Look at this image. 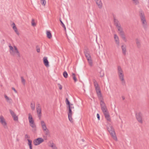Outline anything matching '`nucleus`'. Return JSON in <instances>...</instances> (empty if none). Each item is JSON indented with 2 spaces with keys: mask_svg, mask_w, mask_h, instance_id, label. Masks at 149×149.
I'll return each instance as SVG.
<instances>
[{
  "mask_svg": "<svg viewBox=\"0 0 149 149\" xmlns=\"http://www.w3.org/2000/svg\"><path fill=\"white\" fill-rule=\"evenodd\" d=\"M100 99V105L101 107V110L105 117V118L107 121L110 122L111 120L110 115L107 106L102 100V98L99 99Z\"/></svg>",
  "mask_w": 149,
  "mask_h": 149,
  "instance_id": "nucleus-1",
  "label": "nucleus"
},
{
  "mask_svg": "<svg viewBox=\"0 0 149 149\" xmlns=\"http://www.w3.org/2000/svg\"><path fill=\"white\" fill-rule=\"evenodd\" d=\"M117 73L120 80L121 81L122 85L123 86L126 85V82L124 78L123 71L120 66H117Z\"/></svg>",
  "mask_w": 149,
  "mask_h": 149,
  "instance_id": "nucleus-2",
  "label": "nucleus"
},
{
  "mask_svg": "<svg viewBox=\"0 0 149 149\" xmlns=\"http://www.w3.org/2000/svg\"><path fill=\"white\" fill-rule=\"evenodd\" d=\"M139 16L141 19L142 24L143 28L146 30L148 27L147 22L144 13L142 11L140 12Z\"/></svg>",
  "mask_w": 149,
  "mask_h": 149,
  "instance_id": "nucleus-3",
  "label": "nucleus"
},
{
  "mask_svg": "<svg viewBox=\"0 0 149 149\" xmlns=\"http://www.w3.org/2000/svg\"><path fill=\"white\" fill-rule=\"evenodd\" d=\"M107 128L109 132L113 139L116 141L117 138L116 135L114 130L113 126L110 124H108L107 126Z\"/></svg>",
  "mask_w": 149,
  "mask_h": 149,
  "instance_id": "nucleus-4",
  "label": "nucleus"
},
{
  "mask_svg": "<svg viewBox=\"0 0 149 149\" xmlns=\"http://www.w3.org/2000/svg\"><path fill=\"white\" fill-rule=\"evenodd\" d=\"M28 119L30 123V125L33 128L32 131L34 133L36 132V125L33 120L32 117L30 113L29 114Z\"/></svg>",
  "mask_w": 149,
  "mask_h": 149,
  "instance_id": "nucleus-5",
  "label": "nucleus"
},
{
  "mask_svg": "<svg viewBox=\"0 0 149 149\" xmlns=\"http://www.w3.org/2000/svg\"><path fill=\"white\" fill-rule=\"evenodd\" d=\"M44 141V140L42 138L39 137L35 139L33 141L34 144L37 146Z\"/></svg>",
  "mask_w": 149,
  "mask_h": 149,
  "instance_id": "nucleus-6",
  "label": "nucleus"
},
{
  "mask_svg": "<svg viewBox=\"0 0 149 149\" xmlns=\"http://www.w3.org/2000/svg\"><path fill=\"white\" fill-rule=\"evenodd\" d=\"M142 114L141 112H139L136 113V119L138 121L141 123H143V120L142 119Z\"/></svg>",
  "mask_w": 149,
  "mask_h": 149,
  "instance_id": "nucleus-7",
  "label": "nucleus"
},
{
  "mask_svg": "<svg viewBox=\"0 0 149 149\" xmlns=\"http://www.w3.org/2000/svg\"><path fill=\"white\" fill-rule=\"evenodd\" d=\"M84 53L86 59L90 58H91L90 52L89 49L86 48L84 50Z\"/></svg>",
  "mask_w": 149,
  "mask_h": 149,
  "instance_id": "nucleus-8",
  "label": "nucleus"
},
{
  "mask_svg": "<svg viewBox=\"0 0 149 149\" xmlns=\"http://www.w3.org/2000/svg\"><path fill=\"white\" fill-rule=\"evenodd\" d=\"M95 88L99 98V99H102V97L99 86H98Z\"/></svg>",
  "mask_w": 149,
  "mask_h": 149,
  "instance_id": "nucleus-9",
  "label": "nucleus"
},
{
  "mask_svg": "<svg viewBox=\"0 0 149 149\" xmlns=\"http://www.w3.org/2000/svg\"><path fill=\"white\" fill-rule=\"evenodd\" d=\"M0 122L3 125L4 128L6 127L7 123L3 117L2 116H0Z\"/></svg>",
  "mask_w": 149,
  "mask_h": 149,
  "instance_id": "nucleus-10",
  "label": "nucleus"
},
{
  "mask_svg": "<svg viewBox=\"0 0 149 149\" xmlns=\"http://www.w3.org/2000/svg\"><path fill=\"white\" fill-rule=\"evenodd\" d=\"M114 38L117 47H119L120 46V42L118 37L116 34H115L114 36Z\"/></svg>",
  "mask_w": 149,
  "mask_h": 149,
  "instance_id": "nucleus-11",
  "label": "nucleus"
},
{
  "mask_svg": "<svg viewBox=\"0 0 149 149\" xmlns=\"http://www.w3.org/2000/svg\"><path fill=\"white\" fill-rule=\"evenodd\" d=\"M43 63L47 67L49 66V63L47 59V58L45 57L43 58Z\"/></svg>",
  "mask_w": 149,
  "mask_h": 149,
  "instance_id": "nucleus-12",
  "label": "nucleus"
},
{
  "mask_svg": "<svg viewBox=\"0 0 149 149\" xmlns=\"http://www.w3.org/2000/svg\"><path fill=\"white\" fill-rule=\"evenodd\" d=\"M96 3L99 8H101L102 7V4L101 0H97L95 1Z\"/></svg>",
  "mask_w": 149,
  "mask_h": 149,
  "instance_id": "nucleus-13",
  "label": "nucleus"
},
{
  "mask_svg": "<svg viewBox=\"0 0 149 149\" xmlns=\"http://www.w3.org/2000/svg\"><path fill=\"white\" fill-rule=\"evenodd\" d=\"M121 48L123 54L125 55L126 52V46L125 45H122L121 46Z\"/></svg>",
  "mask_w": 149,
  "mask_h": 149,
  "instance_id": "nucleus-14",
  "label": "nucleus"
},
{
  "mask_svg": "<svg viewBox=\"0 0 149 149\" xmlns=\"http://www.w3.org/2000/svg\"><path fill=\"white\" fill-rule=\"evenodd\" d=\"M114 25L116 27L121 26L120 24L119 23L118 21L115 18H114Z\"/></svg>",
  "mask_w": 149,
  "mask_h": 149,
  "instance_id": "nucleus-15",
  "label": "nucleus"
},
{
  "mask_svg": "<svg viewBox=\"0 0 149 149\" xmlns=\"http://www.w3.org/2000/svg\"><path fill=\"white\" fill-rule=\"evenodd\" d=\"M118 31H119V33L120 35H121L124 33V31L123 30V29L121 27V26H118L117 27Z\"/></svg>",
  "mask_w": 149,
  "mask_h": 149,
  "instance_id": "nucleus-16",
  "label": "nucleus"
},
{
  "mask_svg": "<svg viewBox=\"0 0 149 149\" xmlns=\"http://www.w3.org/2000/svg\"><path fill=\"white\" fill-rule=\"evenodd\" d=\"M136 40L137 47L138 48H140L141 47L140 41L138 39H136Z\"/></svg>",
  "mask_w": 149,
  "mask_h": 149,
  "instance_id": "nucleus-17",
  "label": "nucleus"
},
{
  "mask_svg": "<svg viewBox=\"0 0 149 149\" xmlns=\"http://www.w3.org/2000/svg\"><path fill=\"white\" fill-rule=\"evenodd\" d=\"M41 125L42 130L44 129H45L47 128L46 124L44 121H41Z\"/></svg>",
  "mask_w": 149,
  "mask_h": 149,
  "instance_id": "nucleus-18",
  "label": "nucleus"
},
{
  "mask_svg": "<svg viewBox=\"0 0 149 149\" xmlns=\"http://www.w3.org/2000/svg\"><path fill=\"white\" fill-rule=\"evenodd\" d=\"M47 37L49 39H50L52 37V35L50 31H47L46 32Z\"/></svg>",
  "mask_w": 149,
  "mask_h": 149,
  "instance_id": "nucleus-19",
  "label": "nucleus"
},
{
  "mask_svg": "<svg viewBox=\"0 0 149 149\" xmlns=\"http://www.w3.org/2000/svg\"><path fill=\"white\" fill-rule=\"evenodd\" d=\"M121 37L122 38V39L125 42H127V39L126 38V37L125 35V33H124L121 35H120Z\"/></svg>",
  "mask_w": 149,
  "mask_h": 149,
  "instance_id": "nucleus-20",
  "label": "nucleus"
},
{
  "mask_svg": "<svg viewBox=\"0 0 149 149\" xmlns=\"http://www.w3.org/2000/svg\"><path fill=\"white\" fill-rule=\"evenodd\" d=\"M88 62L90 66H93V62L91 59V58H88L87 59Z\"/></svg>",
  "mask_w": 149,
  "mask_h": 149,
  "instance_id": "nucleus-21",
  "label": "nucleus"
},
{
  "mask_svg": "<svg viewBox=\"0 0 149 149\" xmlns=\"http://www.w3.org/2000/svg\"><path fill=\"white\" fill-rule=\"evenodd\" d=\"M59 20L61 23V25L64 28V30L66 31V28L64 24L62 21L61 19V18Z\"/></svg>",
  "mask_w": 149,
  "mask_h": 149,
  "instance_id": "nucleus-22",
  "label": "nucleus"
},
{
  "mask_svg": "<svg viewBox=\"0 0 149 149\" xmlns=\"http://www.w3.org/2000/svg\"><path fill=\"white\" fill-rule=\"evenodd\" d=\"M36 111L37 114H41V108H36Z\"/></svg>",
  "mask_w": 149,
  "mask_h": 149,
  "instance_id": "nucleus-23",
  "label": "nucleus"
},
{
  "mask_svg": "<svg viewBox=\"0 0 149 149\" xmlns=\"http://www.w3.org/2000/svg\"><path fill=\"white\" fill-rule=\"evenodd\" d=\"M93 82L95 88L99 86L97 81L95 80L94 79H93Z\"/></svg>",
  "mask_w": 149,
  "mask_h": 149,
  "instance_id": "nucleus-24",
  "label": "nucleus"
},
{
  "mask_svg": "<svg viewBox=\"0 0 149 149\" xmlns=\"http://www.w3.org/2000/svg\"><path fill=\"white\" fill-rule=\"evenodd\" d=\"M44 133L46 136H50V132L48 129L44 132Z\"/></svg>",
  "mask_w": 149,
  "mask_h": 149,
  "instance_id": "nucleus-25",
  "label": "nucleus"
},
{
  "mask_svg": "<svg viewBox=\"0 0 149 149\" xmlns=\"http://www.w3.org/2000/svg\"><path fill=\"white\" fill-rule=\"evenodd\" d=\"M31 109L32 110H34L35 109V104L34 103L33 104L32 102H31Z\"/></svg>",
  "mask_w": 149,
  "mask_h": 149,
  "instance_id": "nucleus-26",
  "label": "nucleus"
},
{
  "mask_svg": "<svg viewBox=\"0 0 149 149\" xmlns=\"http://www.w3.org/2000/svg\"><path fill=\"white\" fill-rule=\"evenodd\" d=\"M63 76L65 78H66L68 77V74L66 71H65L63 72Z\"/></svg>",
  "mask_w": 149,
  "mask_h": 149,
  "instance_id": "nucleus-27",
  "label": "nucleus"
},
{
  "mask_svg": "<svg viewBox=\"0 0 149 149\" xmlns=\"http://www.w3.org/2000/svg\"><path fill=\"white\" fill-rule=\"evenodd\" d=\"M14 120L15 121H17L18 120V118L17 116L15 114L13 116H12Z\"/></svg>",
  "mask_w": 149,
  "mask_h": 149,
  "instance_id": "nucleus-28",
  "label": "nucleus"
},
{
  "mask_svg": "<svg viewBox=\"0 0 149 149\" xmlns=\"http://www.w3.org/2000/svg\"><path fill=\"white\" fill-rule=\"evenodd\" d=\"M100 77H102L104 76V71L102 70H101L100 72Z\"/></svg>",
  "mask_w": 149,
  "mask_h": 149,
  "instance_id": "nucleus-29",
  "label": "nucleus"
},
{
  "mask_svg": "<svg viewBox=\"0 0 149 149\" xmlns=\"http://www.w3.org/2000/svg\"><path fill=\"white\" fill-rule=\"evenodd\" d=\"M68 118L69 120L70 121L71 123H72L73 122V119L72 118V115H69L68 116Z\"/></svg>",
  "mask_w": 149,
  "mask_h": 149,
  "instance_id": "nucleus-30",
  "label": "nucleus"
},
{
  "mask_svg": "<svg viewBox=\"0 0 149 149\" xmlns=\"http://www.w3.org/2000/svg\"><path fill=\"white\" fill-rule=\"evenodd\" d=\"M40 2L42 5L43 6H45L46 4L45 0H41Z\"/></svg>",
  "mask_w": 149,
  "mask_h": 149,
  "instance_id": "nucleus-31",
  "label": "nucleus"
},
{
  "mask_svg": "<svg viewBox=\"0 0 149 149\" xmlns=\"http://www.w3.org/2000/svg\"><path fill=\"white\" fill-rule=\"evenodd\" d=\"M69 110V113H68V116L69 115H72V109L70 108V107H69V108H68Z\"/></svg>",
  "mask_w": 149,
  "mask_h": 149,
  "instance_id": "nucleus-32",
  "label": "nucleus"
},
{
  "mask_svg": "<svg viewBox=\"0 0 149 149\" xmlns=\"http://www.w3.org/2000/svg\"><path fill=\"white\" fill-rule=\"evenodd\" d=\"M65 102L66 104L68 106L71 104L67 98H66L65 99Z\"/></svg>",
  "mask_w": 149,
  "mask_h": 149,
  "instance_id": "nucleus-33",
  "label": "nucleus"
},
{
  "mask_svg": "<svg viewBox=\"0 0 149 149\" xmlns=\"http://www.w3.org/2000/svg\"><path fill=\"white\" fill-rule=\"evenodd\" d=\"M27 141H28V145L29 146H32V141L30 139H28Z\"/></svg>",
  "mask_w": 149,
  "mask_h": 149,
  "instance_id": "nucleus-34",
  "label": "nucleus"
},
{
  "mask_svg": "<svg viewBox=\"0 0 149 149\" xmlns=\"http://www.w3.org/2000/svg\"><path fill=\"white\" fill-rule=\"evenodd\" d=\"M133 1L134 3L136 5H137L139 4V0H132Z\"/></svg>",
  "mask_w": 149,
  "mask_h": 149,
  "instance_id": "nucleus-35",
  "label": "nucleus"
},
{
  "mask_svg": "<svg viewBox=\"0 0 149 149\" xmlns=\"http://www.w3.org/2000/svg\"><path fill=\"white\" fill-rule=\"evenodd\" d=\"M21 79L22 80V83L24 85H25V80L22 77H21Z\"/></svg>",
  "mask_w": 149,
  "mask_h": 149,
  "instance_id": "nucleus-36",
  "label": "nucleus"
},
{
  "mask_svg": "<svg viewBox=\"0 0 149 149\" xmlns=\"http://www.w3.org/2000/svg\"><path fill=\"white\" fill-rule=\"evenodd\" d=\"M12 25H13V28L14 31L17 29L15 24L14 23H13Z\"/></svg>",
  "mask_w": 149,
  "mask_h": 149,
  "instance_id": "nucleus-37",
  "label": "nucleus"
},
{
  "mask_svg": "<svg viewBox=\"0 0 149 149\" xmlns=\"http://www.w3.org/2000/svg\"><path fill=\"white\" fill-rule=\"evenodd\" d=\"M9 111L11 116H13L15 114L14 112L11 109L9 110Z\"/></svg>",
  "mask_w": 149,
  "mask_h": 149,
  "instance_id": "nucleus-38",
  "label": "nucleus"
},
{
  "mask_svg": "<svg viewBox=\"0 0 149 149\" xmlns=\"http://www.w3.org/2000/svg\"><path fill=\"white\" fill-rule=\"evenodd\" d=\"M69 107H70V108L72 109L74 108V107L73 106V104H71L69 106L67 107L68 108H69Z\"/></svg>",
  "mask_w": 149,
  "mask_h": 149,
  "instance_id": "nucleus-39",
  "label": "nucleus"
},
{
  "mask_svg": "<svg viewBox=\"0 0 149 149\" xmlns=\"http://www.w3.org/2000/svg\"><path fill=\"white\" fill-rule=\"evenodd\" d=\"M31 24L32 26H34L36 25V24H35L34 20V19H32V22H31Z\"/></svg>",
  "mask_w": 149,
  "mask_h": 149,
  "instance_id": "nucleus-40",
  "label": "nucleus"
},
{
  "mask_svg": "<svg viewBox=\"0 0 149 149\" xmlns=\"http://www.w3.org/2000/svg\"><path fill=\"white\" fill-rule=\"evenodd\" d=\"M9 47L10 48V50H11L12 52H14L13 47H12L10 45L9 46Z\"/></svg>",
  "mask_w": 149,
  "mask_h": 149,
  "instance_id": "nucleus-41",
  "label": "nucleus"
},
{
  "mask_svg": "<svg viewBox=\"0 0 149 149\" xmlns=\"http://www.w3.org/2000/svg\"><path fill=\"white\" fill-rule=\"evenodd\" d=\"M58 86L60 90H61L62 88V86L60 84H58Z\"/></svg>",
  "mask_w": 149,
  "mask_h": 149,
  "instance_id": "nucleus-42",
  "label": "nucleus"
},
{
  "mask_svg": "<svg viewBox=\"0 0 149 149\" xmlns=\"http://www.w3.org/2000/svg\"><path fill=\"white\" fill-rule=\"evenodd\" d=\"M73 79H74L75 82H76L77 81V79L75 76H73Z\"/></svg>",
  "mask_w": 149,
  "mask_h": 149,
  "instance_id": "nucleus-43",
  "label": "nucleus"
},
{
  "mask_svg": "<svg viewBox=\"0 0 149 149\" xmlns=\"http://www.w3.org/2000/svg\"><path fill=\"white\" fill-rule=\"evenodd\" d=\"M97 118L98 120H100V116L99 114L98 113H97Z\"/></svg>",
  "mask_w": 149,
  "mask_h": 149,
  "instance_id": "nucleus-44",
  "label": "nucleus"
},
{
  "mask_svg": "<svg viewBox=\"0 0 149 149\" xmlns=\"http://www.w3.org/2000/svg\"><path fill=\"white\" fill-rule=\"evenodd\" d=\"M14 31L17 35H19V33L17 29L14 30Z\"/></svg>",
  "mask_w": 149,
  "mask_h": 149,
  "instance_id": "nucleus-45",
  "label": "nucleus"
},
{
  "mask_svg": "<svg viewBox=\"0 0 149 149\" xmlns=\"http://www.w3.org/2000/svg\"><path fill=\"white\" fill-rule=\"evenodd\" d=\"M5 97L8 101L9 100V97L6 95H5Z\"/></svg>",
  "mask_w": 149,
  "mask_h": 149,
  "instance_id": "nucleus-46",
  "label": "nucleus"
},
{
  "mask_svg": "<svg viewBox=\"0 0 149 149\" xmlns=\"http://www.w3.org/2000/svg\"><path fill=\"white\" fill-rule=\"evenodd\" d=\"M12 89L13 90L14 92L15 93H17V91L15 90V88L14 87H12Z\"/></svg>",
  "mask_w": 149,
  "mask_h": 149,
  "instance_id": "nucleus-47",
  "label": "nucleus"
},
{
  "mask_svg": "<svg viewBox=\"0 0 149 149\" xmlns=\"http://www.w3.org/2000/svg\"><path fill=\"white\" fill-rule=\"evenodd\" d=\"M38 107V108H40V104L39 103H37L36 105V108Z\"/></svg>",
  "mask_w": 149,
  "mask_h": 149,
  "instance_id": "nucleus-48",
  "label": "nucleus"
},
{
  "mask_svg": "<svg viewBox=\"0 0 149 149\" xmlns=\"http://www.w3.org/2000/svg\"><path fill=\"white\" fill-rule=\"evenodd\" d=\"M37 51L38 52H40V49L39 48L37 49Z\"/></svg>",
  "mask_w": 149,
  "mask_h": 149,
  "instance_id": "nucleus-49",
  "label": "nucleus"
},
{
  "mask_svg": "<svg viewBox=\"0 0 149 149\" xmlns=\"http://www.w3.org/2000/svg\"><path fill=\"white\" fill-rule=\"evenodd\" d=\"M38 117L39 119H40L41 117V114H38Z\"/></svg>",
  "mask_w": 149,
  "mask_h": 149,
  "instance_id": "nucleus-50",
  "label": "nucleus"
},
{
  "mask_svg": "<svg viewBox=\"0 0 149 149\" xmlns=\"http://www.w3.org/2000/svg\"><path fill=\"white\" fill-rule=\"evenodd\" d=\"M25 138H29V136L27 134H26L25 135Z\"/></svg>",
  "mask_w": 149,
  "mask_h": 149,
  "instance_id": "nucleus-51",
  "label": "nucleus"
},
{
  "mask_svg": "<svg viewBox=\"0 0 149 149\" xmlns=\"http://www.w3.org/2000/svg\"><path fill=\"white\" fill-rule=\"evenodd\" d=\"M55 146V145H54L53 143H52V144L50 146L52 148Z\"/></svg>",
  "mask_w": 149,
  "mask_h": 149,
  "instance_id": "nucleus-52",
  "label": "nucleus"
},
{
  "mask_svg": "<svg viewBox=\"0 0 149 149\" xmlns=\"http://www.w3.org/2000/svg\"><path fill=\"white\" fill-rule=\"evenodd\" d=\"M14 49H15V51H16L18 50L17 47L16 46H15L14 47Z\"/></svg>",
  "mask_w": 149,
  "mask_h": 149,
  "instance_id": "nucleus-53",
  "label": "nucleus"
},
{
  "mask_svg": "<svg viewBox=\"0 0 149 149\" xmlns=\"http://www.w3.org/2000/svg\"><path fill=\"white\" fill-rule=\"evenodd\" d=\"M14 49H15V51H16L18 50L17 47L16 46H15L14 47Z\"/></svg>",
  "mask_w": 149,
  "mask_h": 149,
  "instance_id": "nucleus-54",
  "label": "nucleus"
},
{
  "mask_svg": "<svg viewBox=\"0 0 149 149\" xmlns=\"http://www.w3.org/2000/svg\"><path fill=\"white\" fill-rule=\"evenodd\" d=\"M48 129L47 128L45 129H43V131L44 132H45V131H46Z\"/></svg>",
  "mask_w": 149,
  "mask_h": 149,
  "instance_id": "nucleus-55",
  "label": "nucleus"
},
{
  "mask_svg": "<svg viewBox=\"0 0 149 149\" xmlns=\"http://www.w3.org/2000/svg\"><path fill=\"white\" fill-rule=\"evenodd\" d=\"M53 149H57L56 147L55 146L53 148H52Z\"/></svg>",
  "mask_w": 149,
  "mask_h": 149,
  "instance_id": "nucleus-56",
  "label": "nucleus"
},
{
  "mask_svg": "<svg viewBox=\"0 0 149 149\" xmlns=\"http://www.w3.org/2000/svg\"><path fill=\"white\" fill-rule=\"evenodd\" d=\"M17 55L18 57H20V54H19V53H17Z\"/></svg>",
  "mask_w": 149,
  "mask_h": 149,
  "instance_id": "nucleus-57",
  "label": "nucleus"
},
{
  "mask_svg": "<svg viewBox=\"0 0 149 149\" xmlns=\"http://www.w3.org/2000/svg\"><path fill=\"white\" fill-rule=\"evenodd\" d=\"M72 77L74 76H75V74L74 73H72Z\"/></svg>",
  "mask_w": 149,
  "mask_h": 149,
  "instance_id": "nucleus-58",
  "label": "nucleus"
},
{
  "mask_svg": "<svg viewBox=\"0 0 149 149\" xmlns=\"http://www.w3.org/2000/svg\"><path fill=\"white\" fill-rule=\"evenodd\" d=\"M30 149H32V146H29Z\"/></svg>",
  "mask_w": 149,
  "mask_h": 149,
  "instance_id": "nucleus-59",
  "label": "nucleus"
},
{
  "mask_svg": "<svg viewBox=\"0 0 149 149\" xmlns=\"http://www.w3.org/2000/svg\"><path fill=\"white\" fill-rule=\"evenodd\" d=\"M15 53H16L17 54V53H19V52L18 50H17V51H15Z\"/></svg>",
  "mask_w": 149,
  "mask_h": 149,
  "instance_id": "nucleus-60",
  "label": "nucleus"
},
{
  "mask_svg": "<svg viewBox=\"0 0 149 149\" xmlns=\"http://www.w3.org/2000/svg\"><path fill=\"white\" fill-rule=\"evenodd\" d=\"M122 99H123V100H125V97H124V96H122Z\"/></svg>",
  "mask_w": 149,
  "mask_h": 149,
  "instance_id": "nucleus-61",
  "label": "nucleus"
},
{
  "mask_svg": "<svg viewBox=\"0 0 149 149\" xmlns=\"http://www.w3.org/2000/svg\"><path fill=\"white\" fill-rule=\"evenodd\" d=\"M82 141H84V139H82Z\"/></svg>",
  "mask_w": 149,
  "mask_h": 149,
  "instance_id": "nucleus-62",
  "label": "nucleus"
},
{
  "mask_svg": "<svg viewBox=\"0 0 149 149\" xmlns=\"http://www.w3.org/2000/svg\"><path fill=\"white\" fill-rule=\"evenodd\" d=\"M66 36H67V34H66ZM67 36V37L69 39H68V36Z\"/></svg>",
  "mask_w": 149,
  "mask_h": 149,
  "instance_id": "nucleus-63",
  "label": "nucleus"
}]
</instances>
